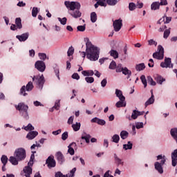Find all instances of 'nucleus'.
I'll return each instance as SVG.
<instances>
[{
    "label": "nucleus",
    "mask_w": 177,
    "mask_h": 177,
    "mask_svg": "<svg viewBox=\"0 0 177 177\" xmlns=\"http://www.w3.org/2000/svg\"><path fill=\"white\" fill-rule=\"evenodd\" d=\"M15 23L17 26L18 27V28H21L22 26H21V19L20 18H17L15 20Z\"/></svg>",
    "instance_id": "864d4df0"
},
{
    "label": "nucleus",
    "mask_w": 177,
    "mask_h": 177,
    "mask_svg": "<svg viewBox=\"0 0 177 177\" xmlns=\"http://www.w3.org/2000/svg\"><path fill=\"white\" fill-rule=\"evenodd\" d=\"M157 160H161L160 163L162 164V165H164V164H165L166 160L164 157H162V156L158 155L157 156Z\"/></svg>",
    "instance_id": "5fc2aeb1"
},
{
    "label": "nucleus",
    "mask_w": 177,
    "mask_h": 177,
    "mask_svg": "<svg viewBox=\"0 0 177 177\" xmlns=\"http://www.w3.org/2000/svg\"><path fill=\"white\" fill-rule=\"evenodd\" d=\"M154 80L156 81L157 84H159L160 85H162V83L165 81V79L159 75H156L154 76Z\"/></svg>",
    "instance_id": "aec40b11"
},
{
    "label": "nucleus",
    "mask_w": 177,
    "mask_h": 177,
    "mask_svg": "<svg viewBox=\"0 0 177 177\" xmlns=\"http://www.w3.org/2000/svg\"><path fill=\"white\" fill-rule=\"evenodd\" d=\"M140 80L144 85V88H146L147 86V80H146V76H145V75H141Z\"/></svg>",
    "instance_id": "4c0bfd02"
},
{
    "label": "nucleus",
    "mask_w": 177,
    "mask_h": 177,
    "mask_svg": "<svg viewBox=\"0 0 177 177\" xmlns=\"http://www.w3.org/2000/svg\"><path fill=\"white\" fill-rule=\"evenodd\" d=\"M38 12H39L38 10V8L34 7L32 10V17H35L37 16V15H38Z\"/></svg>",
    "instance_id": "49530a36"
},
{
    "label": "nucleus",
    "mask_w": 177,
    "mask_h": 177,
    "mask_svg": "<svg viewBox=\"0 0 177 177\" xmlns=\"http://www.w3.org/2000/svg\"><path fill=\"white\" fill-rule=\"evenodd\" d=\"M115 95L118 97L119 100H125V97L122 95L121 90L115 89Z\"/></svg>",
    "instance_id": "5701e85b"
},
{
    "label": "nucleus",
    "mask_w": 177,
    "mask_h": 177,
    "mask_svg": "<svg viewBox=\"0 0 177 177\" xmlns=\"http://www.w3.org/2000/svg\"><path fill=\"white\" fill-rule=\"evenodd\" d=\"M77 147V144L75 142H72L71 143L68 148V153H69V154H71V156H74L75 151H74V149H75Z\"/></svg>",
    "instance_id": "ddd939ff"
},
{
    "label": "nucleus",
    "mask_w": 177,
    "mask_h": 177,
    "mask_svg": "<svg viewBox=\"0 0 177 177\" xmlns=\"http://www.w3.org/2000/svg\"><path fill=\"white\" fill-rule=\"evenodd\" d=\"M34 88V85L31 82H29L26 85V91L27 92H30V91H32V88Z\"/></svg>",
    "instance_id": "a19ab883"
},
{
    "label": "nucleus",
    "mask_w": 177,
    "mask_h": 177,
    "mask_svg": "<svg viewBox=\"0 0 177 177\" xmlns=\"http://www.w3.org/2000/svg\"><path fill=\"white\" fill-rule=\"evenodd\" d=\"M20 95L23 96H27V93H26V86H23L20 89Z\"/></svg>",
    "instance_id": "13d9d810"
},
{
    "label": "nucleus",
    "mask_w": 177,
    "mask_h": 177,
    "mask_svg": "<svg viewBox=\"0 0 177 177\" xmlns=\"http://www.w3.org/2000/svg\"><path fill=\"white\" fill-rule=\"evenodd\" d=\"M129 10H135V9H136V4H135V3H130L129 4Z\"/></svg>",
    "instance_id": "052dcab7"
},
{
    "label": "nucleus",
    "mask_w": 177,
    "mask_h": 177,
    "mask_svg": "<svg viewBox=\"0 0 177 177\" xmlns=\"http://www.w3.org/2000/svg\"><path fill=\"white\" fill-rule=\"evenodd\" d=\"M171 136L176 140L177 143V128H173L170 130Z\"/></svg>",
    "instance_id": "a878e982"
},
{
    "label": "nucleus",
    "mask_w": 177,
    "mask_h": 177,
    "mask_svg": "<svg viewBox=\"0 0 177 177\" xmlns=\"http://www.w3.org/2000/svg\"><path fill=\"white\" fill-rule=\"evenodd\" d=\"M32 81H35L39 89H42L44 84H45V77H44V75L40 76L38 75L36 77H32Z\"/></svg>",
    "instance_id": "423d86ee"
},
{
    "label": "nucleus",
    "mask_w": 177,
    "mask_h": 177,
    "mask_svg": "<svg viewBox=\"0 0 177 177\" xmlns=\"http://www.w3.org/2000/svg\"><path fill=\"white\" fill-rule=\"evenodd\" d=\"M60 109V100H56L54 106L51 109L50 111H53V109L59 110Z\"/></svg>",
    "instance_id": "f704fd0d"
},
{
    "label": "nucleus",
    "mask_w": 177,
    "mask_h": 177,
    "mask_svg": "<svg viewBox=\"0 0 177 177\" xmlns=\"http://www.w3.org/2000/svg\"><path fill=\"white\" fill-rule=\"evenodd\" d=\"M112 142L114 143H118V142H120V136L118 134L113 135L112 137Z\"/></svg>",
    "instance_id": "79ce46f5"
},
{
    "label": "nucleus",
    "mask_w": 177,
    "mask_h": 177,
    "mask_svg": "<svg viewBox=\"0 0 177 177\" xmlns=\"http://www.w3.org/2000/svg\"><path fill=\"white\" fill-rule=\"evenodd\" d=\"M58 20L61 23V24H62V26H66V24L67 23V18L64 17L62 19L60 17H58Z\"/></svg>",
    "instance_id": "8fccbe9b"
},
{
    "label": "nucleus",
    "mask_w": 177,
    "mask_h": 177,
    "mask_svg": "<svg viewBox=\"0 0 177 177\" xmlns=\"http://www.w3.org/2000/svg\"><path fill=\"white\" fill-rule=\"evenodd\" d=\"M115 69L116 73H122V70L124 69V68L122 67V64H118V65H116Z\"/></svg>",
    "instance_id": "c03bdc74"
},
{
    "label": "nucleus",
    "mask_w": 177,
    "mask_h": 177,
    "mask_svg": "<svg viewBox=\"0 0 177 177\" xmlns=\"http://www.w3.org/2000/svg\"><path fill=\"white\" fill-rule=\"evenodd\" d=\"M154 103V95H153V91H151V97L145 102V107L147 106H150V104H153Z\"/></svg>",
    "instance_id": "c85d7f7f"
},
{
    "label": "nucleus",
    "mask_w": 177,
    "mask_h": 177,
    "mask_svg": "<svg viewBox=\"0 0 177 177\" xmlns=\"http://www.w3.org/2000/svg\"><path fill=\"white\" fill-rule=\"evenodd\" d=\"M72 128L75 132L80 131L81 128V123L76 122L75 124H72Z\"/></svg>",
    "instance_id": "2f4dec72"
},
{
    "label": "nucleus",
    "mask_w": 177,
    "mask_h": 177,
    "mask_svg": "<svg viewBox=\"0 0 177 177\" xmlns=\"http://www.w3.org/2000/svg\"><path fill=\"white\" fill-rule=\"evenodd\" d=\"M29 34L28 33H23L21 35H17L16 38L20 41V42H24L28 39Z\"/></svg>",
    "instance_id": "4468645a"
},
{
    "label": "nucleus",
    "mask_w": 177,
    "mask_h": 177,
    "mask_svg": "<svg viewBox=\"0 0 177 177\" xmlns=\"http://www.w3.org/2000/svg\"><path fill=\"white\" fill-rule=\"evenodd\" d=\"M148 45H149L150 46H151V45L157 46V41H154V39H149L148 40Z\"/></svg>",
    "instance_id": "0e129e2a"
},
{
    "label": "nucleus",
    "mask_w": 177,
    "mask_h": 177,
    "mask_svg": "<svg viewBox=\"0 0 177 177\" xmlns=\"http://www.w3.org/2000/svg\"><path fill=\"white\" fill-rule=\"evenodd\" d=\"M46 164L48 168H55L56 167V161L53 158V156H49L46 160Z\"/></svg>",
    "instance_id": "9b49d317"
},
{
    "label": "nucleus",
    "mask_w": 177,
    "mask_h": 177,
    "mask_svg": "<svg viewBox=\"0 0 177 177\" xmlns=\"http://www.w3.org/2000/svg\"><path fill=\"white\" fill-rule=\"evenodd\" d=\"M37 136H38V131H32L27 134L26 138L28 140H32V139H35V138H37Z\"/></svg>",
    "instance_id": "f8f14e48"
},
{
    "label": "nucleus",
    "mask_w": 177,
    "mask_h": 177,
    "mask_svg": "<svg viewBox=\"0 0 177 177\" xmlns=\"http://www.w3.org/2000/svg\"><path fill=\"white\" fill-rule=\"evenodd\" d=\"M115 106L118 109H120V107H125V106H127V102H125V100H120V101L116 102Z\"/></svg>",
    "instance_id": "bb28decb"
},
{
    "label": "nucleus",
    "mask_w": 177,
    "mask_h": 177,
    "mask_svg": "<svg viewBox=\"0 0 177 177\" xmlns=\"http://www.w3.org/2000/svg\"><path fill=\"white\" fill-rule=\"evenodd\" d=\"M114 30L116 32H118L121 30V27H122V20L121 19H116L113 21V24Z\"/></svg>",
    "instance_id": "1a4fd4ad"
},
{
    "label": "nucleus",
    "mask_w": 177,
    "mask_h": 177,
    "mask_svg": "<svg viewBox=\"0 0 177 177\" xmlns=\"http://www.w3.org/2000/svg\"><path fill=\"white\" fill-rule=\"evenodd\" d=\"M171 20H172V17H167L165 15L162 18L159 19V21H158V24H161V23H162V21H164L165 24H168V23H169L171 21Z\"/></svg>",
    "instance_id": "2eb2a0df"
},
{
    "label": "nucleus",
    "mask_w": 177,
    "mask_h": 177,
    "mask_svg": "<svg viewBox=\"0 0 177 177\" xmlns=\"http://www.w3.org/2000/svg\"><path fill=\"white\" fill-rule=\"evenodd\" d=\"M96 20H97V15H96V12H93L91 14V21L92 23H96Z\"/></svg>",
    "instance_id": "72a5a7b5"
},
{
    "label": "nucleus",
    "mask_w": 177,
    "mask_h": 177,
    "mask_svg": "<svg viewBox=\"0 0 177 177\" xmlns=\"http://www.w3.org/2000/svg\"><path fill=\"white\" fill-rule=\"evenodd\" d=\"M110 55L113 57V59H118V52L115 50H111L109 52Z\"/></svg>",
    "instance_id": "473e14b6"
},
{
    "label": "nucleus",
    "mask_w": 177,
    "mask_h": 177,
    "mask_svg": "<svg viewBox=\"0 0 177 177\" xmlns=\"http://www.w3.org/2000/svg\"><path fill=\"white\" fill-rule=\"evenodd\" d=\"M160 67L162 68H172L174 65L171 64V58H165V62L160 64Z\"/></svg>",
    "instance_id": "6e6552de"
},
{
    "label": "nucleus",
    "mask_w": 177,
    "mask_h": 177,
    "mask_svg": "<svg viewBox=\"0 0 177 177\" xmlns=\"http://www.w3.org/2000/svg\"><path fill=\"white\" fill-rule=\"evenodd\" d=\"M91 122H95L98 125H106V121L102 119H99V118H94L91 120Z\"/></svg>",
    "instance_id": "f3484780"
},
{
    "label": "nucleus",
    "mask_w": 177,
    "mask_h": 177,
    "mask_svg": "<svg viewBox=\"0 0 177 177\" xmlns=\"http://www.w3.org/2000/svg\"><path fill=\"white\" fill-rule=\"evenodd\" d=\"M57 160H58L60 164H62L64 162V156H63V153L62 152H57L56 153Z\"/></svg>",
    "instance_id": "393cba45"
},
{
    "label": "nucleus",
    "mask_w": 177,
    "mask_h": 177,
    "mask_svg": "<svg viewBox=\"0 0 177 177\" xmlns=\"http://www.w3.org/2000/svg\"><path fill=\"white\" fill-rule=\"evenodd\" d=\"M16 110L19 111L20 115L24 117L26 120H28V106L24 104V102H20L17 105H15Z\"/></svg>",
    "instance_id": "7ed1b4c3"
},
{
    "label": "nucleus",
    "mask_w": 177,
    "mask_h": 177,
    "mask_svg": "<svg viewBox=\"0 0 177 177\" xmlns=\"http://www.w3.org/2000/svg\"><path fill=\"white\" fill-rule=\"evenodd\" d=\"M35 67L40 73H44L46 69V65H45V62L43 61H37L35 64Z\"/></svg>",
    "instance_id": "0eeeda50"
},
{
    "label": "nucleus",
    "mask_w": 177,
    "mask_h": 177,
    "mask_svg": "<svg viewBox=\"0 0 177 177\" xmlns=\"http://www.w3.org/2000/svg\"><path fill=\"white\" fill-rule=\"evenodd\" d=\"M85 28H86V26H85V25H83V26H78L77 27V31H80V32H84V31H85Z\"/></svg>",
    "instance_id": "69168bd1"
},
{
    "label": "nucleus",
    "mask_w": 177,
    "mask_h": 177,
    "mask_svg": "<svg viewBox=\"0 0 177 177\" xmlns=\"http://www.w3.org/2000/svg\"><path fill=\"white\" fill-rule=\"evenodd\" d=\"M155 169L159 172V174H164V169H162V164L160 163V162H156L154 164Z\"/></svg>",
    "instance_id": "dca6fc26"
},
{
    "label": "nucleus",
    "mask_w": 177,
    "mask_h": 177,
    "mask_svg": "<svg viewBox=\"0 0 177 177\" xmlns=\"http://www.w3.org/2000/svg\"><path fill=\"white\" fill-rule=\"evenodd\" d=\"M169 34H171V30L169 29H167L166 30H165L164 32V35H163V37L167 39V38H168V37H169Z\"/></svg>",
    "instance_id": "4d7b16f0"
},
{
    "label": "nucleus",
    "mask_w": 177,
    "mask_h": 177,
    "mask_svg": "<svg viewBox=\"0 0 177 177\" xmlns=\"http://www.w3.org/2000/svg\"><path fill=\"white\" fill-rule=\"evenodd\" d=\"M68 138V132L65 131L62 135V140H67Z\"/></svg>",
    "instance_id": "680f3d73"
},
{
    "label": "nucleus",
    "mask_w": 177,
    "mask_h": 177,
    "mask_svg": "<svg viewBox=\"0 0 177 177\" xmlns=\"http://www.w3.org/2000/svg\"><path fill=\"white\" fill-rule=\"evenodd\" d=\"M14 156L17 157L19 161H23V160H26V157H27L26 149H24V148L17 149L14 153Z\"/></svg>",
    "instance_id": "20e7f679"
},
{
    "label": "nucleus",
    "mask_w": 177,
    "mask_h": 177,
    "mask_svg": "<svg viewBox=\"0 0 177 177\" xmlns=\"http://www.w3.org/2000/svg\"><path fill=\"white\" fill-rule=\"evenodd\" d=\"M68 56H73L74 55V48L73 46H71L67 52Z\"/></svg>",
    "instance_id": "6e6d98bb"
},
{
    "label": "nucleus",
    "mask_w": 177,
    "mask_h": 177,
    "mask_svg": "<svg viewBox=\"0 0 177 177\" xmlns=\"http://www.w3.org/2000/svg\"><path fill=\"white\" fill-rule=\"evenodd\" d=\"M145 68L146 66L145 65V63L138 64L136 66V71H142Z\"/></svg>",
    "instance_id": "c756f323"
},
{
    "label": "nucleus",
    "mask_w": 177,
    "mask_h": 177,
    "mask_svg": "<svg viewBox=\"0 0 177 177\" xmlns=\"http://www.w3.org/2000/svg\"><path fill=\"white\" fill-rule=\"evenodd\" d=\"M122 73L124 75H128V78H129V77H131V75H132V72L127 67L123 68Z\"/></svg>",
    "instance_id": "7c9ffc66"
},
{
    "label": "nucleus",
    "mask_w": 177,
    "mask_h": 177,
    "mask_svg": "<svg viewBox=\"0 0 177 177\" xmlns=\"http://www.w3.org/2000/svg\"><path fill=\"white\" fill-rule=\"evenodd\" d=\"M39 57L41 60H46V59H49V57L46 56V54L41 53H39Z\"/></svg>",
    "instance_id": "3c124183"
},
{
    "label": "nucleus",
    "mask_w": 177,
    "mask_h": 177,
    "mask_svg": "<svg viewBox=\"0 0 177 177\" xmlns=\"http://www.w3.org/2000/svg\"><path fill=\"white\" fill-rule=\"evenodd\" d=\"M153 57L157 59L158 60H162L164 59V48L162 46H158L157 52L153 54Z\"/></svg>",
    "instance_id": "39448f33"
},
{
    "label": "nucleus",
    "mask_w": 177,
    "mask_h": 177,
    "mask_svg": "<svg viewBox=\"0 0 177 177\" xmlns=\"http://www.w3.org/2000/svg\"><path fill=\"white\" fill-rule=\"evenodd\" d=\"M24 172L26 177H30L32 174V169L30 166H27L24 169Z\"/></svg>",
    "instance_id": "a211bd4d"
},
{
    "label": "nucleus",
    "mask_w": 177,
    "mask_h": 177,
    "mask_svg": "<svg viewBox=\"0 0 177 177\" xmlns=\"http://www.w3.org/2000/svg\"><path fill=\"white\" fill-rule=\"evenodd\" d=\"M72 78H73V80H80V75H78V73H73V74L72 75Z\"/></svg>",
    "instance_id": "774afa93"
},
{
    "label": "nucleus",
    "mask_w": 177,
    "mask_h": 177,
    "mask_svg": "<svg viewBox=\"0 0 177 177\" xmlns=\"http://www.w3.org/2000/svg\"><path fill=\"white\" fill-rule=\"evenodd\" d=\"M160 2L155 1L151 5V10H158V9H160Z\"/></svg>",
    "instance_id": "cd10ccee"
},
{
    "label": "nucleus",
    "mask_w": 177,
    "mask_h": 177,
    "mask_svg": "<svg viewBox=\"0 0 177 177\" xmlns=\"http://www.w3.org/2000/svg\"><path fill=\"white\" fill-rule=\"evenodd\" d=\"M136 8H138V9H142V8H143V3L138 1L137 2V4H136Z\"/></svg>",
    "instance_id": "338daca9"
},
{
    "label": "nucleus",
    "mask_w": 177,
    "mask_h": 177,
    "mask_svg": "<svg viewBox=\"0 0 177 177\" xmlns=\"http://www.w3.org/2000/svg\"><path fill=\"white\" fill-rule=\"evenodd\" d=\"M114 159H115V162L117 164L118 167H120V165H124V162L122 160L117 156V154H114Z\"/></svg>",
    "instance_id": "b1692460"
},
{
    "label": "nucleus",
    "mask_w": 177,
    "mask_h": 177,
    "mask_svg": "<svg viewBox=\"0 0 177 177\" xmlns=\"http://www.w3.org/2000/svg\"><path fill=\"white\" fill-rule=\"evenodd\" d=\"M136 128L137 129H140L143 128V122H136Z\"/></svg>",
    "instance_id": "e2e57ef3"
},
{
    "label": "nucleus",
    "mask_w": 177,
    "mask_h": 177,
    "mask_svg": "<svg viewBox=\"0 0 177 177\" xmlns=\"http://www.w3.org/2000/svg\"><path fill=\"white\" fill-rule=\"evenodd\" d=\"M24 129H25V131H34L35 128L32 124L29 123L26 127L24 128Z\"/></svg>",
    "instance_id": "de8ad7c7"
},
{
    "label": "nucleus",
    "mask_w": 177,
    "mask_h": 177,
    "mask_svg": "<svg viewBox=\"0 0 177 177\" xmlns=\"http://www.w3.org/2000/svg\"><path fill=\"white\" fill-rule=\"evenodd\" d=\"M147 81L148 84H149V85H151L152 86H156V85L157 84V83H156V82H154V80H153V78L150 76L147 77Z\"/></svg>",
    "instance_id": "58836bf2"
},
{
    "label": "nucleus",
    "mask_w": 177,
    "mask_h": 177,
    "mask_svg": "<svg viewBox=\"0 0 177 177\" xmlns=\"http://www.w3.org/2000/svg\"><path fill=\"white\" fill-rule=\"evenodd\" d=\"M65 6L67 9L73 10L72 12H70V15L73 17V19H80L82 16L81 12H80V8H81V4L75 1H67L64 2Z\"/></svg>",
    "instance_id": "f03ea898"
},
{
    "label": "nucleus",
    "mask_w": 177,
    "mask_h": 177,
    "mask_svg": "<svg viewBox=\"0 0 177 177\" xmlns=\"http://www.w3.org/2000/svg\"><path fill=\"white\" fill-rule=\"evenodd\" d=\"M54 71H55V75L56 77H57L59 81H60V76H59V73H60V71L59 70V67L56 66L55 68H54Z\"/></svg>",
    "instance_id": "603ef678"
},
{
    "label": "nucleus",
    "mask_w": 177,
    "mask_h": 177,
    "mask_svg": "<svg viewBox=\"0 0 177 177\" xmlns=\"http://www.w3.org/2000/svg\"><path fill=\"white\" fill-rule=\"evenodd\" d=\"M117 67V63H115V61H112L109 66V68L110 70H115V68Z\"/></svg>",
    "instance_id": "37998d69"
},
{
    "label": "nucleus",
    "mask_w": 177,
    "mask_h": 177,
    "mask_svg": "<svg viewBox=\"0 0 177 177\" xmlns=\"http://www.w3.org/2000/svg\"><path fill=\"white\" fill-rule=\"evenodd\" d=\"M132 142H131V141H129L127 144H124L123 145V149H124V150H131L132 149Z\"/></svg>",
    "instance_id": "c9c22d12"
},
{
    "label": "nucleus",
    "mask_w": 177,
    "mask_h": 177,
    "mask_svg": "<svg viewBox=\"0 0 177 177\" xmlns=\"http://www.w3.org/2000/svg\"><path fill=\"white\" fill-rule=\"evenodd\" d=\"M81 139L86 141V143H89L91 142V135L84 132L82 134Z\"/></svg>",
    "instance_id": "4be33fe9"
},
{
    "label": "nucleus",
    "mask_w": 177,
    "mask_h": 177,
    "mask_svg": "<svg viewBox=\"0 0 177 177\" xmlns=\"http://www.w3.org/2000/svg\"><path fill=\"white\" fill-rule=\"evenodd\" d=\"M32 154L30 156V159L28 162V165H32V164H34V158H35V156L34 154H35L36 151H32Z\"/></svg>",
    "instance_id": "ea45409f"
},
{
    "label": "nucleus",
    "mask_w": 177,
    "mask_h": 177,
    "mask_svg": "<svg viewBox=\"0 0 177 177\" xmlns=\"http://www.w3.org/2000/svg\"><path fill=\"white\" fill-rule=\"evenodd\" d=\"M145 114V111H139L137 110H133L131 114V117L129 116L128 120L131 121V120H136L139 115H143Z\"/></svg>",
    "instance_id": "9d476101"
},
{
    "label": "nucleus",
    "mask_w": 177,
    "mask_h": 177,
    "mask_svg": "<svg viewBox=\"0 0 177 177\" xmlns=\"http://www.w3.org/2000/svg\"><path fill=\"white\" fill-rule=\"evenodd\" d=\"M70 175H63L60 171H57L55 173V177H69Z\"/></svg>",
    "instance_id": "bf43d9fd"
},
{
    "label": "nucleus",
    "mask_w": 177,
    "mask_h": 177,
    "mask_svg": "<svg viewBox=\"0 0 177 177\" xmlns=\"http://www.w3.org/2000/svg\"><path fill=\"white\" fill-rule=\"evenodd\" d=\"M1 160L3 165H6V164L8 163V156L3 155L1 158Z\"/></svg>",
    "instance_id": "a18cd8bd"
},
{
    "label": "nucleus",
    "mask_w": 177,
    "mask_h": 177,
    "mask_svg": "<svg viewBox=\"0 0 177 177\" xmlns=\"http://www.w3.org/2000/svg\"><path fill=\"white\" fill-rule=\"evenodd\" d=\"M100 53V51L99 48L92 44V42H91L88 39H87V41L86 43V53L80 51V55L82 57L85 59V56H86L87 59L91 60V62H96V60L99 59Z\"/></svg>",
    "instance_id": "f257e3e1"
},
{
    "label": "nucleus",
    "mask_w": 177,
    "mask_h": 177,
    "mask_svg": "<svg viewBox=\"0 0 177 177\" xmlns=\"http://www.w3.org/2000/svg\"><path fill=\"white\" fill-rule=\"evenodd\" d=\"M85 81L88 84H93V82H95V79L93 77H85Z\"/></svg>",
    "instance_id": "09e8293b"
},
{
    "label": "nucleus",
    "mask_w": 177,
    "mask_h": 177,
    "mask_svg": "<svg viewBox=\"0 0 177 177\" xmlns=\"http://www.w3.org/2000/svg\"><path fill=\"white\" fill-rule=\"evenodd\" d=\"M129 135V133H128V131H122L120 133V138L121 139H127V138H128V136Z\"/></svg>",
    "instance_id": "e433bc0d"
},
{
    "label": "nucleus",
    "mask_w": 177,
    "mask_h": 177,
    "mask_svg": "<svg viewBox=\"0 0 177 177\" xmlns=\"http://www.w3.org/2000/svg\"><path fill=\"white\" fill-rule=\"evenodd\" d=\"M172 159V166L176 167V160H177V149L174 150L171 153Z\"/></svg>",
    "instance_id": "6ab92c4d"
},
{
    "label": "nucleus",
    "mask_w": 177,
    "mask_h": 177,
    "mask_svg": "<svg viewBox=\"0 0 177 177\" xmlns=\"http://www.w3.org/2000/svg\"><path fill=\"white\" fill-rule=\"evenodd\" d=\"M8 161H10V162H11L12 165H18L19 161H21V160H19V159H17V157L15 156H10Z\"/></svg>",
    "instance_id": "412c9836"
}]
</instances>
